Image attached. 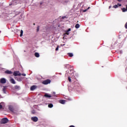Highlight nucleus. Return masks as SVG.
<instances>
[{"instance_id":"c756f323","label":"nucleus","mask_w":127,"mask_h":127,"mask_svg":"<svg viewBox=\"0 0 127 127\" xmlns=\"http://www.w3.org/2000/svg\"><path fill=\"white\" fill-rule=\"evenodd\" d=\"M118 5H119V6H122V4H118Z\"/></svg>"},{"instance_id":"cd10ccee","label":"nucleus","mask_w":127,"mask_h":127,"mask_svg":"<svg viewBox=\"0 0 127 127\" xmlns=\"http://www.w3.org/2000/svg\"><path fill=\"white\" fill-rule=\"evenodd\" d=\"M87 10H88V9H85L83 10V12H86V11H87Z\"/></svg>"},{"instance_id":"7c9ffc66","label":"nucleus","mask_w":127,"mask_h":127,"mask_svg":"<svg viewBox=\"0 0 127 127\" xmlns=\"http://www.w3.org/2000/svg\"><path fill=\"white\" fill-rule=\"evenodd\" d=\"M53 95H55V94H56V93L55 92H54L53 93Z\"/></svg>"},{"instance_id":"f704fd0d","label":"nucleus","mask_w":127,"mask_h":127,"mask_svg":"<svg viewBox=\"0 0 127 127\" xmlns=\"http://www.w3.org/2000/svg\"><path fill=\"white\" fill-rule=\"evenodd\" d=\"M118 1H122V0H118Z\"/></svg>"},{"instance_id":"c9c22d12","label":"nucleus","mask_w":127,"mask_h":127,"mask_svg":"<svg viewBox=\"0 0 127 127\" xmlns=\"http://www.w3.org/2000/svg\"><path fill=\"white\" fill-rule=\"evenodd\" d=\"M90 8V7H88V8L87 9V10Z\"/></svg>"},{"instance_id":"1a4fd4ad","label":"nucleus","mask_w":127,"mask_h":127,"mask_svg":"<svg viewBox=\"0 0 127 127\" xmlns=\"http://www.w3.org/2000/svg\"><path fill=\"white\" fill-rule=\"evenodd\" d=\"M5 73L10 74H12V72L10 70H7L5 71Z\"/></svg>"},{"instance_id":"20e7f679","label":"nucleus","mask_w":127,"mask_h":127,"mask_svg":"<svg viewBox=\"0 0 127 127\" xmlns=\"http://www.w3.org/2000/svg\"><path fill=\"white\" fill-rule=\"evenodd\" d=\"M0 83L1 84H5L6 83V79L4 78H2L0 79Z\"/></svg>"},{"instance_id":"2eb2a0df","label":"nucleus","mask_w":127,"mask_h":127,"mask_svg":"<svg viewBox=\"0 0 127 127\" xmlns=\"http://www.w3.org/2000/svg\"><path fill=\"white\" fill-rule=\"evenodd\" d=\"M123 12H126V11H127V9L126 8H123L122 9Z\"/></svg>"},{"instance_id":"6ab92c4d","label":"nucleus","mask_w":127,"mask_h":127,"mask_svg":"<svg viewBox=\"0 0 127 127\" xmlns=\"http://www.w3.org/2000/svg\"><path fill=\"white\" fill-rule=\"evenodd\" d=\"M67 54L69 57H73V55L72 53H68Z\"/></svg>"},{"instance_id":"f03ea898","label":"nucleus","mask_w":127,"mask_h":127,"mask_svg":"<svg viewBox=\"0 0 127 127\" xmlns=\"http://www.w3.org/2000/svg\"><path fill=\"white\" fill-rule=\"evenodd\" d=\"M13 75L15 76V77H16V76H21V73L18 71H16L13 72Z\"/></svg>"},{"instance_id":"e433bc0d","label":"nucleus","mask_w":127,"mask_h":127,"mask_svg":"<svg viewBox=\"0 0 127 127\" xmlns=\"http://www.w3.org/2000/svg\"><path fill=\"white\" fill-rule=\"evenodd\" d=\"M111 6H109V8H111Z\"/></svg>"},{"instance_id":"9b49d317","label":"nucleus","mask_w":127,"mask_h":127,"mask_svg":"<svg viewBox=\"0 0 127 127\" xmlns=\"http://www.w3.org/2000/svg\"><path fill=\"white\" fill-rule=\"evenodd\" d=\"M7 87L6 86H3L2 91L4 94H5V90H6Z\"/></svg>"},{"instance_id":"f257e3e1","label":"nucleus","mask_w":127,"mask_h":127,"mask_svg":"<svg viewBox=\"0 0 127 127\" xmlns=\"http://www.w3.org/2000/svg\"><path fill=\"white\" fill-rule=\"evenodd\" d=\"M8 122V119H7V118H3L1 120V124H7V123Z\"/></svg>"},{"instance_id":"4468645a","label":"nucleus","mask_w":127,"mask_h":127,"mask_svg":"<svg viewBox=\"0 0 127 127\" xmlns=\"http://www.w3.org/2000/svg\"><path fill=\"white\" fill-rule=\"evenodd\" d=\"M35 56L36 57H37V58L39 57V56H40L39 53H35Z\"/></svg>"},{"instance_id":"a211bd4d","label":"nucleus","mask_w":127,"mask_h":127,"mask_svg":"<svg viewBox=\"0 0 127 127\" xmlns=\"http://www.w3.org/2000/svg\"><path fill=\"white\" fill-rule=\"evenodd\" d=\"M75 28H79L80 27V25L79 24H76L75 26Z\"/></svg>"},{"instance_id":"72a5a7b5","label":"nucleus","mask_w":127,"mask_h":127,"mask_svg":"<svg viewBox=\"0 0 127 127\" xmlns=\"http://www.w3.org/2000/svg\"><path fill=\"white\" fill-rule=\"evenodd\" d=\"M65 17H66L64 16V17H63L62 18L64 19Z\"/></svg>"},{"instance_id":"393cba45","label":"nucleus","mask_w":127,"mask_h":127,"mask_svg":"<svg viewBox=\"0 0 127 127\" xmlns=\"http://www.w3.org/2000/svg\"><path fill=\"white\" fill-rule=\"evenodd\" d=\"M69 82H71V78L70 77H68V78Z\"/></svg>"},{"instance_id":"6e6552de","label":"nucleus","mask_w":127,"mask_h":127,"mask_svg":"<svg viewBox=\"0 0 127 127\" xmlns=\"http://www.w3.org/2000/svg\"><path fill=\"white\" fill-rule=\"evenodd\" d=\"M36 88V85H33L31 87L30 90L31 91H34V90H35Z\"/></svg>"},{"instance_id":"7ed1b4c3","label":"nucleus","mask_w":127,"mask_h":127,"mask_svg":"<svg viewBox=\"0 0 127 127\" xmlns=\"http://www.w3.org/2000/svg\"><path fill=\"white\" fill-rule=\"evenodd\" d=\"M51 82V81L49 79H47L46 80H44V81H43V84L44 85H48V84H50V83Z\"/></svg>"},{"instance_id":"39448f33","label":"nucleus","mask_w":127,"mask_h":127,"mask_svg":"<svg viewBox=\"0 0 127 127\" xmlns=\"http://www.w3.org/2000/svg\"><path fill=\"white\" fill-rule=\"evenodd\" d=\"M31 120L33 121V122H36L38 121V118L36 117H32Z\"/></svg>"},{"instance_id":"473e14b6","label":"nucleus","mask_w":127,"mask_h":127,"mask_svg":"<svg viewBox=\"0 0 127 127\" xmlns=\"http://www.w3.org/2000/svg\"><path fill=\"white\" fill-rule=\"evenodd\" d=\"M39 28H37V31H39Z\"/></svg>"},{"instance_id":"5701e85b","label":"nucleus","mask_w":127,"mask_h":127,"mask_svg":"<svg viewBox=\"0 0 127 127\" xmlns=\"http://www.w3.org/2000/svg\"><path fill=\"white\" fill-rule=\"evenodd\" d=\"M125 28L127 29V22L125 24Z\"/></svg>"},{"instance_id":"0eeeda50","label":"nucleus","mask_w":127,"mask_h":127,"mask_svg":"<svg viewBox=\"0 0 127 127\" xmlns=\"http://www.w3.org/2000/svg\"><path fill=\"white\" fill-rule=\"evenodd\" d=\"M10 82L12 83V84H15V80H14V79L12 78H11V79H10Z\"/></svg>"},{"instance_id":"412c9836","label":"nucleus","mask_w":127,"mask_h":127,"mask_svg":"<svg viewBox=\"0 0 127 127\" xmlns=\"http://www.w3.org/2000/svg\"><path fill=\"white\" fill-rule=\"evenodd\" d=\"M114 8H118L119 7V6L118 5H115L113 6Z\"/></svg>"},{"instance_id":"aec40b11","label":"nucleus","mask_w":127,"mask_h":127,"mask_svg":"<svg viewBox=\"0 0 127 127\" xmlns=\"http://www.w3.org/2000/svg\"><path fill=\"white\" fill-rule=\"evenodd\" d=\"M2 105H3V103H0V109H2Z\"/></svg>"},{"instance_id":"bb28decb","label":"nucleus","mask_w":127,"mask_h":127,"mask_svg":"<svg viewBox=\"0 0 127 127\" xmlns=\"http://www.w3.org/2000/svg\"><path fill=\"white\" fill-rule=\"evenodd\" d=\"M32 114H35V111H32Z\"/></svg>"},{"instance_id":"b1692460","label":"nucleus","mask_w":127,"mask_h":127,"mask_svg":"<svg viewBox=\"0 0 127 127\" xmlns=\"http://www.w3.org/2000/svg\"><path fill=\"white\" fill-rule=\"evenodd\" d=\"M21 75H22V76H26V74L25 73H23V74H21Z\"/></svg>"},{"instance_id":"f3484780","label":"nucleus","mask_w":127,"mask_h":127,"mask_svg":"<svg viewBox=\"0 0 127 127\" xmlns=\"http://www.w3.org/2000/svg\"><path fill=\"white\" fill-rule=\"evenodd\" d=\"M48 107L49 108H53V104H49V105H48Z\"/></svg>"},{"instance_id":"423d86ee","label":"nucleus","mask_w":127,"mask_h":127,"mask_svg":"<svg viewBox=\"0 0 127 127\" xmlns=\"http://www.w3.org/2000/svg\"><path fill=\"white\" fill-rule=\"evenodd\" d=\"M70 31H71V28H69L68 30L65 31V33L64 34V35H69L70 34Z\"/></svg>"},{"instance_id":"ddd939ff","label":"nucleus","mask_w":127,"mask_h":127,"mask_svg":"<svg viewBox=\"0 0 127 127\" xmlns=\"http://www.w3.org/2000/svg\"><path fill=\"white\" fill-rule=\"evenodd\" d=\"M15 89H16V90H20V86L18 85H15Z\"/></svg>"},{"instance_id":"2f4dec72","label":"nucleus","mask_w":127,"mask_h":127,"mask_svg":"<svg viewBox=\"0 0 127 127\" xmlns=\"http://www.w3.org/2000/svg\"><path fill=\"white\" fill-rule=\"evenodd\" d=\"M120 53L122 54V53H123V51H120Z\"/></svg>"},{"instance_id":"4be33fe9","label":"nucleus","mask_w":127,"mask_h":127,"mask_svg":"<svg viewBox=\"0 0 127 127\" xmlns=\"http://www.w3.org/2000/svg\"><path fill=\"white\" fill-rule=\"evenodd\" d=\"M9 110H10V111H12V108H11V106L9 107Z\"/></svg>"},{"instance_id":"dca6fc26","label":"nucleus","mask_w":127,"mask_h":127,"mask_svg":"<svg viewBox=\"0 0 127 127\" xmlns=\"http://www.w3.org/2000/svg\"><path fill=\"white\" fill-rule=\"evenodd\" d=\"M23 35V30H21L20 32V37H21V36H22Z\"/></svg>"},{"instance_id":"a878e982","label":"nucleus","mask_w":127,"mask_h":127,"mask_svg":"<svg viewBox=\"0 0 127 127\" xmlns=\"http://www.w3.org/2000/svg\"><path fill=\"white\" fill-rule=\"evenodd\" d=\"M58 49H59V47H58L57 48H56V51H58Z\"/></svg>"},{"instance_id":"f8f14e48","label":"nucleus","mask_w":127,"mask_h":127,"mask_svg":"<svg viewBox=\"0 0 127 127\" xmlns=\"http://www.w3.org/2000/svg\"><path fill=\"white\" fill-rule=\"evenodd\" d=\"M45 97H46V98H51V95L48 93H47L45 94Z\"/></svg>"},{"instance_id":"c85d7f7f","label":"nucleus","mask_w":127,"mask_h":127,"mask_svg":"<svg viewBox=\"0 0 127 127\" xmlns=\"http://www.w3.org/2000/svg\"><path fill=\"white\" fill-rule=\"evenodd\" d=\"M69 127H75V126L71 125V126H70Z\"/></svg>"},{"instance_id":"9d476101","label":"nucleus","mask_w":127,"mask_h":127,"mask_svg":"<svg viewBox=\"0 0 127 127\" xmlns=\"http://www.w3.org/2000/svg\"><path fill=\"white\" fill-rule=\"evenodd\" d=\"M65 102H66V101L64 100H60V104H62L63 105H64V104H65Z\"/></svg>"}]
</instances>
